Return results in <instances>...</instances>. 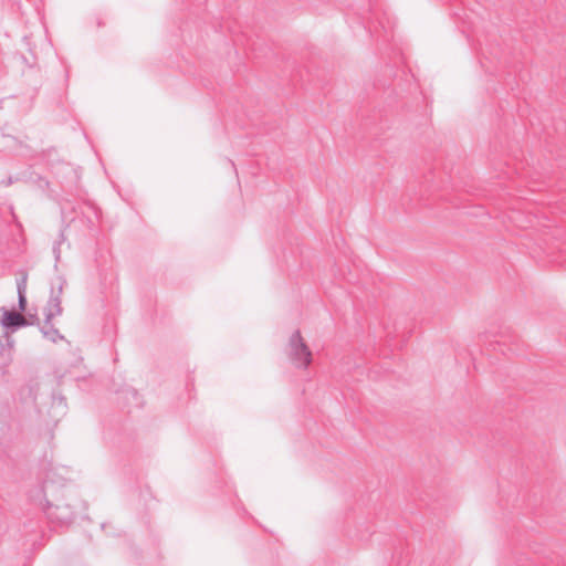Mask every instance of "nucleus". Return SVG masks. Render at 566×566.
Instances as JSON below:
<instances>
[{"instance_id": "nucleus-3", "label": "nucleus", "mask_w": 566, "mask_h": 566, "mask_svg": "<svg viewBox=\"0 0 566 566\" xmlns=\"http://www.w3.org/2000/svg\"><path fill=\"white\" fill-rule=\"evenodd\" d=\"M63 285L60 284L57 287V293L54 294L52 291L51 296L46 303L44 308V316L48 322H52V319L62 314V305H61V294H62Z\"/></svg>"}, {"instance_id": "nucleus-6", "label": "nucleus", "mask_w": 566, "mask_h": 566, "mask_svg": "<svg viewBox=\"0 0 566 566\" xmlns=\"http://www.w3.org/2000/svg\"><path fill=\"white\" fill-rule=\"evenodd\" d=\"M25 290H27V279L23 277V279H21V281L18 282V304H19V310L21 312H24L25 307H27Z\"/></svg>"}, {"instance_id": "nucleus-5", "label": "nucleus", "mask_w": 566, "mask_h": 566, "mask_svg": "<svg viewBox=\"0 0 566 566\" xmlns=\"http://www.w3.org/2000/svg\"><path fill=\"white\" fill-rule=\"evenodd\" d=\"M41 333L43 337L52 343H57L59 340L64 339V336L59 332V329H56L53 324L46 319H44V323L41 326Z\"/></svg>"}, {"instance_id": "nucleus-4", "label": "nucleus", "mask_w": 566, "mask_h": 566, "mask_svg": "<svg viewBox=\"0 0 566 566\" xmlns=\"http://www.w3.org/2000/svg\"><path fill=\"white\" fill-rule=\"evenodd\" d=\"M1 325L6 329L15 331L19 327L29 325V322L21 313L3 310Z\"/></svg>"}, {"instance_id": "nucleus-8", "label": "nucleus", "mask_w": 566, "mask_h": 566, "mask_svg": "<svg viewBox=\"0 0 566 566\" xmlns=\"http://www.w3.org/2000/svg\"><path fill=\"white\" fill-rule=\"evenodd\" d=\"M53 403L65 407V399L63 397L54 398Z\"/></svg>"}, {"instance_id": "nucleus-1", "label": "nucleus", "mask_w": 566, "mask_h": 566, "mask_svg": "<svg viewBox=\"0 0 566 566\" xmlns=\"http://www.w3.org/2000/svg\"><path fill=\"white\" fill-rule=\"evenodd\" d=\"M289 357L298 368L306 369L312 363V352L301 336L300 331H295L290 337Z\"/></svg>"}, {"instance_id": "nucleus-2", "label": "nucleus", "mask_w": 566, "mask_h": 566, "mask_svg": "<svg viewBox=\"0 0 566 566\" xmlns=\"http://www.w3.org/2000/svg\"><path fill=\"white\" fill-rule=\"evenodd\" d=\"M45 514L51 522L59 525L71 523L75 516V512L71 503L60 501L53 503L49 500L46 501Z\"/></svg>"}, {"instance_id": "nucleus-7", "label": "nucleus", "mask_w": 566, "mask_h": 566, "mask_svg": "<svg viewBox=\"0 0 566 566\" xmlns=\"http://www.w3.org/2000/svg\"><path fill=\"white\" fill-rule=\"evenodd\" d=\"M60 245L61 243L60 242H56L53 247V253H54V256H55V260L59 261L60 260V254H61V250H60Z\"/></svg>"}]
</instances>
